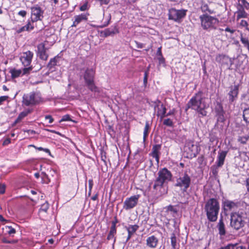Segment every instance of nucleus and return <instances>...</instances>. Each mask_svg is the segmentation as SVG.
Here are the masks:
<instances>
[{"instance_id": "nucleus-1", "label": "nucleus", "mask_w": 249, "mask_h": 249, "mask_svg": "<svg viewBox=\"0 0 249 249\" xmlns=\"http://www.w3.org/2000/svg\"><path fill=\"white\" fill-rule=\"evenodd\" d=\"M205 99L203 92L202 91H199L188 102L187 107L196 110L203 116H206L207 112L205 110L206 105Z\"/></svg>"}, {"instance_id": "nucleus-2", "label": "nucleus", "mask_w": 249, "mask_h": 249, "mask_svg": "<svg viewBox=\"0 0 249 249\" xmlns=\"http://www.w3.org/2000/svg\"><path fill=\"white\" fill-rule=\"evenodd\" d=\"M219 204L215 198H211L206 202L205 210L208 220L212 222L215 221L219 210Z\"/></svg>"}, {"instance_id": "nucleus-3", "label": "nucleus", "mask_w": 249, "mask_h": 249, "mask_svg": "<svg viewBox=\"0 0 249 249\" xmlns=\"http://www.w3.org/2000/svg\"><path fill=\"white\" fill-rule=\"evenodd\" d=\"M158 175L153 186V189L156 190L162 188L165 184L171 180L172 177L171 172L166 168L160 170L158 173Z\"/></svg>"}, {"instance_id": "nucleus-4", "label": "nucleus", "mask_w": 249, "mask_h": 249, "mask_svg": "<svg viewBox=\"0 0 249 249\" xmlns=\"http://www.w3.org/2000/svg\"><path fill=\"white\" fill-rule=\"evenodd\" d=\"M199 19L201 26L204 30H215L219 23V20L217 18L207 14L200 16Z\"/></svg>"}, {"instance_id": "nucleus-5", "label": "nucleus", "mask_w": 249, "mask_h": 249, "mask_svg": "<svg viewBox=\"0 0 249 249\" xmlns=\"http://www.w3.org/2000/svg\"><path fill=\"white\" fill-rule=\"evenodd\" d=\"M95 72L92 69H87L83 75V77L88 88L92 92H99L94 83Z\"/></svg>"}, {"instance_id": "nucleus-6", "label": "nucleus", "mask_w": 249, "mask_h": 249, "mask_svg": "<svg viewBox=\"0 0 249 249\" xmlns=\"http://www.w3.org/2000/svg\"><path fill=\"white\" fill-rule=\"evenodd\" d=\"M191 184V178L186 173H184L180 175L177 179L175 186L178 187L183 192H186Z\"/></svg>"}, {"instance_id": "nucleus-7", "label": "nucleus", "mask_w": 249, "mask_h": 249, "mask_svg": "<svg viewBox=\"0 0 249 249\" xmlns=\"http://www.w3.org/2000/svg\"><path fill=\"white\" fill-rule=\"evenodd\" d=\"M244 218L240 214L234 213L231 216V226L236 230H238L245 225Z\"/></svg>"}, {"instance_id": "nucleus-8", "label": "nucleus", "mask_w": 249, "mask_h": 249, "mask_svg": "<svg viewBox=\"0 0 249 249\" xmlns=\"http://www.w3.org/2000/svg\"><path fill=\"white\" fill-rule=\"evenodd\" d=\"M186 12L187 10L183 9L177 10L175 8H171L169 10V19L179 22L186 16Z\"/></svg>"}, {"instance_id": "nucleus-9", "label": "nucleus", "mask_w": 249, "mask_h": 249, "mask_svg": "<svg viewBox=\"0 0 249 249\" xmlns=\"http://www.w3.org/2000/svg\"><path fill=\"white\" fill-rule=\"evenodd\" d=\"M140 197V195H137L126 198L124 202V209L126 210H128L134 208L137 205Z\"/></svg>"}, {"instance_id": "nucleus-10", "label": "nucleus", "mask_w": 249, "mask_h": 249, "mask_svg": "<svg viewBox=\"0 0 249 249\" xmlns=\"http://www.w3.org/2000/svg\"><path fill=\"white\" fill-rule=\"evenodd\" d=\"M34 55L33 52L28 51L23 53L20 57V60L24 67L29 66Z\"/></svg>"}, {"instance_id": "nucleus-11", "label": "nucleus", "mask_w": 249, "mask_h": 249, "mask_svg": "<svg viewBox=\"0 0 249 249\" xmlns=\"http://www.w3.org/2000/svg\"><path fill=\"white\" fill-rule=\"evenodd\" d=\"M155 110L157 109V115L160 116L161 119H162L166 116L165 113L166 111V108L165 107L161 104V102L159 100H157L154 102Z\"/></svg>"}, {"instance_id": "nucleus-12", "label": "nucleus", "mask_w": 249, "mask_h": 249, "mask_svg": "<svg viewBox=\"0 0 249 249\" xmlns=\"http://www.w3.org/2000/svg\"><path fill=\"white\" fill-rule=\"evenodd\" d=\"M32 20L33 22L41 20L43 18V11L39 6H35L31 8Z\"/></svg>"}, {"instance_id": "nucleus-13", "label": "nucleus", "mask_w": 249, "mask_h": 249, "mask_svg": "<svg viewBox=\"0 0 249 249\" xmlns=\"http://www.w3.org/2000/svg\"><path fill=\"white\" fill-rule=\"evenodd\" d=\"M22 102L26 106L36 104L37 102V100L36 99L35 93L32 92L29 94L24 95L23 96Z\"/></svg>"}, {"instance_id": "nucleus-14", "label": "nucleus", "mask_w": 249, "mask_h": 249, "mask_svg": "<svg viewBox=\"0 0 249 249\" xmlns=\"http://www.w3.org/2000/svg\"><path fill=\"white\" fill-rule=\"evenodd\" d=\"M230 91L228 93L229 100L230 103H232L237 98L239 90V85L231 86Z\"/></svg>"}, {"instance_id": "nucleus-15", "label": "nucleus", "mask_w": 249, "mask_h": 249, "mask_svg": "<svg viewBox=\"0 0 249 249\" xmlns=\"http://www.w3.org/2000/svg\"><path fill=\"white\" fill-rule=\"evenodd\" d=\"M215 111L216 116L217 117V121L220 122H223L225 120L224 114L223 107L219 103H217L215 107Z\"/></svg>"}, {"instance_id": "nucleus-16", "label": "nucleus", "mask_w": 249, "mask_h": 249, "mask_svg": "<svg viewBox=\"0 0 249 249\" xmlns=\"http://www.w3.org/2000/svg\"><path fill=\"white\" fill-rule=\"evenodd\" d=\"M161 149L160 144H156L153 146L152 152L150 155L155 158L157 164H159L160 161V150Z\"/></svg>"}, {"instance_id": "nucleus-17", "label": "nucleus", "mask_w": 249, "mask_h": 249, "mask_svg": "<svg viewBox=\"0 0 249 249\" xmlns=\"http://www.w3.org/2000/svg\"><path fill=\"white\" fill-rule=\"evenodd\" d=\"M200 8L201 11L204 14L209 15L215 13L214 10L213 9L210 5L203 1H201V5Z\"/></svg>"}, {"instance_id": "nucleus-18", "label": "nucleus", "mask_w": 249, "mask_h": 249, "mask_svg": "<svg viewBox=\"0 0 249 249\" xmlns=\"http://www.w3.org/2000/svg\"><path fill=\"white\" fill-rule=\"evenodd\" d=\"M223 204L224 211H230L238 207L237 203L229 200H225Z\"/></svg>"}, {"instance_id": "nucleus-19", "label": "nucleus", "mask_w": 249, "mask_h": 249, "mask_svg": "<svg viewBox=\"0 0 249 249\" xmlns=\"http://www.w3.org/2000/svg\"><path fill=\"white\" fill-rule=\"evenodd\" d=\"M38 53L40 59L43 60H46L48 55L46 53V49L43 43L39 44L37 46Z\"/></svg>"}, {"instance_id": "nucleus-20", "label": "nucleus", "mask_w": 249, "mask_h": 249, "mask_svg": "<svg viewBox=\"0 0 249 249\" xmlns=\"http://www.w3.org/2000/svg\"><path fill=\"white\" fill-rule=\"evenodd\" d=\"M88 19L87 15L82 14L74 17V21L71 25V27H76L77 25L82 21H87Z\"/></svg>"}, {"instance_id": "nucleus-21", "label": "nucleus", "mask_w": 249, "mask_h": 249, "mask_svg": "<svg viewBox=\"0 0 249 249\" xmlns=\"http://www.w3.org/2000/svg\"><path fill=\"white\" fill-rule=\"evenodd\" d=\"M186 147L191 152V155L196 156L198 153V146L194 143L192 141H189L187 143Z\"/></svg>"}, {"instance_id": "nucleus-22", "label": "nucleus", "mask_w": 249, "mask_h": 249, "mask_svg": "<svg viewBox=\"0 0 249 249\" xmlns=\"http://www.w3.org/2000/svg\"><path fill=\"white\" fill-rule=\"evenodd\" d=\"M218 233L220 236H224L226 233V227L222 218H221L216 226Z\"/></svg>"}, {"instance_id": "nucleus-23", "label": "nucleus", "mask_w": 249, "mask_h": 249, "mask_svg": "<svg viewBox=\"0 0 249 249\" xmlns=\"http://www.w3.org/2000/svg\"><path fill=\"white\" fill-rule=\"evenodd\" d=\"M227 154V152L225 151H222L221 152L218 153L216 162L217 167H221L224 164Z\"/></svg>"}, {"instance_id": "nucleus-24", "label": "nucleus", "mask_w": 249, "mask_h": 249, "mask_svg": "<svg viewBox=\"0 0 249 249\" xmlns=\"http://www.w3.org/2000/svg\"><path fill=\"white\" fill-rule=\"evenodd\" d=\"M158 240L154 235L149 237L146 240L147 245L151 248H155L158 244Z\"/></svg>"}, {"instance_id": "nucleus-25", "label": "nucleus", "mask_w": 249, "mask_h": 249, "mask_svg": "<svg viewBox=\"0 0 249 249\" xmlns=\"http://www.w3.org/2000/svg\"><path fill=\"white\" fill-rule=\"evenodd\" d=\"M119 32L116 27L113 28H107L104 31V35L105 36H112L118 33Z\"/></svg>"}, {"instance_id": "nucleus-26", "label": "nucleus", "mask_w": 249, "mask_h": 249, "mask_svg": "<svg viewBox=\"0 0 249 249\" xmlns=\"http://www.w3.org/2000/svg\"><path fill=\"white\" fill-rule=\"evenodd\" d=\"M116 229L115 223H113L111 227L109 234H108V236L107 237V239L108 240L113 239L114 238V235L116 234Z\"/></svg>"}, {"instance_id": "nucleus-27", "label": "nucleus", "mask_w": 249, "mask_h": 249, "mask_svg": "<svg viewBox=\"0 0 249 249\" xmlns=\"http://www.w3.org/2000/svg\"><path fill=\"white\" fill-rule=\"evenodd\" d=\"M236 13L237 14V19H239L241 18H245L248 16V14L245 12L244 8L242 7L241 8L238 10V11L236 12Z\"/></svg>"}, {"instance_id": "nucleus-28", "label": "nucleus", "mask_w": 249, "mask_h": 249, "mask_svg": "<svg viewBox=\"0 0 249 249\" xmlns=\"http://www.w3.org/2000/svg\"><path fill=\"white\" fill-rule=\"evenodd\" d=\"M12 78H15L19 77L22 73V70L12 69L10 71Z\"/></svg>"}, {"instance_id": "nucleus-29", "label": "nucleus", "mask_w": 249, "mask_h": 249, "mask_svg": "<svg viewBox=\"0 0 249 249\" xmlns=\"http://www.w3.org/2000/svg\"><path fill=\"white\" fill-rule=\"evenodd\" d=\"M29 113H30V110H25L21 112L18 115L17 120L15 121V123H17L20 122L23 118L26 117Z\"/></svg>"}, {"instance_id": "nucleus-30", "label": "nucleus", "mask_w": 249, "mask_h": 249, "mask_svg": "<svg viewBox=\"0 0 249 249\" xmlns=\"http://www.w3.org/2000/svg\"><path fill=\"white\" fill-rule=\"evenodd\" d=\"M139 226L137 225H130L127 228L128 233L129 234H133L138 230Z\"/></svg>"}, {"instance_id": "nucleus-31", "label": "nucleus", "mask_w": 249, "mask_h": 249, "mask_svg": "<svg viewBox=\"0 0 249 249\" xmlns=\"http://www.w3.org/2000/svg\"><path fill=\"white\" fill-rule=\"evenodd\" d=\"M240 40L241 42L244 44V47H247L249 51V40L248 38L243 36V34H241Z\"/></svg>"}, {"instance_id": "nucleus-32", "label": "nucleus", "mask_w": 249, "mask_h": 249, "mask_svg": "<svg viewBox=\"0 0 249 249\" xmlns=\"http://www.w3.org/2000/svg\"><path fill=\"white\" fill-rule=\"evenodd\" d=\"M150 129V125L148 122H146L145 123L144 131H143V141H145L149 133V130Z\"/></svg>"}, {"instance_id": "nucleus-33", "label": "nucleus", "mask_w": 249, "mask_h": 249, "mask_svg": "<svg viewBox=\"0 0 249 249\" xmlns=\"http://www.w3.org/2000/svg\"><path fill=\"white\" fill-rule=\"evenodd\" d=\"M244 120L249 125V108H246L243 111Z\"/></svg>"}, {"instance_id": "nucleus-34", "label": "nucleus", "mask_w": 249, "mask_h": 249, "mask_svg": "<svg viewBox=\"0 0 249 249\" xmlns=\"http://www.w3.org/2000/svg\"><path fill=\"white\" fill-rule=\"evenodd\" d=\"M42 175V183L48 184L50 182L51 180L48 176L44 172L41 173Z\"/></svg>"}, {"instance_id": "nucleus-35", "label": "nucleus", "mask_w": 249, "mask_h": 249, "mask_svg": "<svg viewBox=\"0 0 249 249\" xmlns=\"http://www.w3.org/2000/svg\"><path fill=\"white\" fill-rule=\"evenodd\" d=\"M171 243L173 249H177V238L174 233H172L171 237Z\"/></svg>"}, {"instance_id": "nucleus-36", "label": "nucleus", "mask_w": 249, "mask_h": 249, "mask_svg": "<svg viewBox=\"0 0 249 249\" xmlns=\"http://www.w3.org/2000/svg\"><path fill=\"white\" fill-rule=\"evenodd\" d=\"M56 64H57V60H56V59L54 57L50 60V61L48 65V67L50 70V69H52L53 68L55 65H56Z\"/></svg>"}, {"instance_id": "nucleus-37", "label": "nucleus", "mask_w": 249, "mask_h": 249, "mask_svg": "<svg viewBox=\"0 0 249 249\" xmlns=\"http://www.w3.org/2000/svg\"><path fill=\"white\" fill-rule=\"evenodd\" d=\"M48 208H49V204L47 202H46L45 203H44V204H43L41 205V208L39 210V213H41L42 212L46 213Z\"/></svg>"}, {"instance_id": "nucleus-38", "label": "nucleus", "mask_w": 249, "mask_h": 249, "mask_svg": "<svg viewBox=\"0 0 249 249\" xmlns=\"http://www.w3.org/2000/svg\"><path fill=\"white\" fill-rule=\"evenodd\" d=\"M163 124L168 126H172L173 125V121L170 119H166L163 120Z\"/></svg>"}, {"instance_id": "nucleus-39", "label": "nucleus", "mask_w": 249, "mask_h": 249, "mask_svg": "<svg viewBox=\"0 0 249 249\" xmlns=\"http://www.w3.org/2000/svg\"><path fill=\"white\" fill-rule=\"evenodd\" d=\"M32 69L33 67L32 66L28 67L27 68H24L22 71V75L29 74Z\"/></svg>"}, {"instance_id": "nucleus-40", "label": "nucleus", "mask_w": 249, "mask_h": 249, "mask_svg": "<svg viewBox=\"0 0 249 249\" xmlns=\"http://www.w3.org/2000/svg\"><path fill=\"white\" fill-rule=\"evenodd\" d=\"M249 138L248 136L240 137L238 138V141L242 144H245L248 141Z\"/></svg>"}, {"instance_id": "nucleus-41", "label": "nucleus", "mask_w": 249, "mask_h": 249, "mask_svg": "<svg viewBox=\"0 0 249 249\" xmlns=\"http://www.w3.org/2000/svg\"><path fill=\"white\" fill-rule=\"evenodd\" d=\"M242 2V5H241V7L248 10L249 9V2H247L246 0H242L241 1Z\"/></svg>"}, {"instance_id": "nucleus-42", "label": "nucleus", "mask_w": 249, "mask_h": 249, "mask_svg": "<svg viewBox=\"0 0 249 249\" xmlns=\"http://www.w3.org/2000/svg\"><path fill=\"white\" fill-rule=\"evenodd\" d=\"M73 121L70 118V116L68 114L65 115L62 117L61 119L60 120L59 122H62L64 121Z\"/></svg>"}, {"instance_id": "nucleus-43", "label": "nucleus", "mask_w": 249, "mask_h": 249, "mask_svg": "<svg viewBox=\"0 0 249 249\" xmlns=\"http://www.w3.org/2000/svg\"><path fill=\"white\" fill-rule=\"evenodd\" d=\"M5 228L9 229V231H7V232L9 235H12L16 233L15 229L11 226H6Z\"/></svg>"}, {"instance_id": "nucleus-44", "label": "nucleus", "mask_w": 249, "mask_h": 249, "mask_svg": "<svg viewBox=\"0 0 249 249\" xmlns=\"http://www.w3.org/2000/svg\"><path fill=\"white\" fill-rule=\"evenodd\" d=\"M227 57L225 55L219 54L216 57V60L217 62H221L222 60H224Z\"/></svg>"}, {"instance_id": "nucleus-45", "label": "nucleus", "mask_w": 249, "mask_h": 249, "mask_svg": "<svg viewBox=\"0 0 249 249\" xmlns=\"http://www.w3.org/2000/svg\"><path fill=\"white\" fill-rule=\"evenodd\" d=\"M167 210L168 211H170V212H173L174 213H177V210L176 208H175L174 207V206H172V205H169L167 207Z\"/></svg>"}, {"instance_id": "nucleus-46", "label": "nucleus", "mask_w": 249, "mask_h": 249, "mask_svg": "<svg viewBox=\"0 0 249 249\" xmlns=\"http://www.w3.org/2000/svg\"><path fill=\"white\" fill-rule=\"evenodd\" d=\"M236 245L237 244H229L223 249H235Z\"/></svg>"}, {"instance_id": "nucleus-47", "label": "nucleus", "mask_w": 249, "mask_h": 249, "mask_svg": "<svg viewBox=\"0 0 249 249\" xmlns=\"http://www.w3.org/2000/svg\"><path fill=\"white\" fill-rule=\"evenodd\" d=\"M25 28L26 31H29L30 30H33L34 29V26H31V23L29 22L26 25L24 26Z\"/></svg>"}, {"instance_id": "nucleus-48", "label": "nucleus", "mask_w": 249, "mask_h": 249, "mask_svg": "<svg viewBox=\"0 0 249 249\" xmlns=\"http://www.w3.org/2000/svg\"><path fill=\"white\" fill-rule=\"evenodd\" d=\"M45 120H49V123L51 124L53 121V119L51 115H46L45 117Z\"/></svg>"}, {"instance_id": "nucleus-49", "label": "nucleus", "mask_w": 249, "mask_h": 249, "mask_svg": "<svg viewBox=\"0 0 249 249\" xmlns=\"http://www.w3.org/2000/svg\"><path fill=\"white\" fill-rule=\"evenodd\" d=\"M5 190V185L3 184H0V193L2 194L4 193Z\"/></svg>"}, {"instance_id": "nucleus-50", "label": "nucleus", "mask_w": 249, "mask_h": 249, "mask_svg": "<svg viewBox=\"0 0 249 249\" xmlns=\"http://www.w3.org/2000/svg\"><path fill=\"white\" fill-rule=\"evenodd\" d=\"M134 42L138 48L142 49L144 47V45L142 43H140L137 41H135Z\"/></svg>"}, {"instance_id": "nucleus-51", "label": "nucleus", "mask_w": 249, "mask_h": 249, "mask_svg": "<svg viewBox=\"0 0 249 249\" xmlns=\"http://www.w3.org/2000/svg\"><path fill=\"white\" fill-rule=\"evenodd\" d=\"M8 97L7 96H2L0 97V105L3 102L6 101L8 99Z\"/></svg>"}, {"instance_id": "nucleus-52", "label": "nucleus", "mask_w": 249, "mask_h": 249, "mask_svg": "<svg viewBox=\"0 0 249 249\" xmlns=\"http://www.w3.org/2000/svg\"><path fill=\"white\" fill-rule=\"evenodd\" d=\"M34 147H35L38 150H43L44 151H45V152L46 153H50V150L48 149H47V148H43L42 147H36V146H33Z\"/></svg>"}, {"instance_id": "nucleus-53", "label": "nucleus", "mask_w": 249, "mask_h": 249, "mask_svg": "<svg viewBox=\"0 0 249 249\" xmlns=\"http://www.w3.org/2000/svg\"><path fill=\"white\" fill-rule=\"evenodd\" d=\"M240 25L243 27H247L248 23L247 21L245 20H242L240 22Z\"/></svg>"}, {"instance_id": "nucleus-54", "label": "nucleus", "mask_w": 249, "mask_h": 249, "mask_svg": "<svg viewBox=\"0 0 249 249\" xmlns=\"http://www.w3.org/2000/svg\"><path fill=\"white\" fill-rule=\"evenodd\" d=\"M26 14H27V12L26 11H24V10H22V11H20L18 14L22 17H25V16L26 15Z\"/></svg>"}, {"instance_id": "nucleus-55", "label": "nucleus", "mask_w": 249, "mask_h": 249, "mask_svg": "<svg viewBox=\"0 0 249 249\" xmlns=\"http://www.w3.org/2000/svg\"><path fill=\"white\" fill-rule=\"evenodd\" d=\"M87 5L86 4H84L80 7V10L82 11H84L87 9Z\"/></svg>"}, {"instance_id": "nucleus-56", "label": "nucleus", "mask_w": 249, "mask_h": 249, "mask_svg": "<svg viewBox=\"0 0 249 249\" xmlns=\"http://www.w3.org/2000/svg\"><path fill=\"white\" fill-rule=\"evenodd\" d=\"M26 31V30H25V26H23V27H22L20 28L17 31V32L18 33H21L22 32H23V31Z\"/></svg>"}, {"instance_id": "nucleus-57", "label": "nucleus", "mask_w": 249, "mask_h": 249, "mask_svg": "<svg viewBox=\"0 0 249 249\" xmlns=\"http://www.w3.org/2000/svg\"><path fill=\"white\" fill-rule=\"evenodd\" d=\"M160 64H163L164 63V59L162 55L158 58Z\"/></svg>"}, {"instance_id": "nucleus-58", "label": "nucleus", "mask_w": 249, "mask_h": 249, "mask_svg": "<svg viewBox=\"0 0 249 249\" xmlns=\"http://www.w3.org/2000/svg\"><path fill=\"white\" fill-rule=\"evenodd\" d=\"M225 30L226 32H230L231 34H233L235 32V30L231 29L229 27H227Z\"/></svg>"}, {"instance_id": "nucleus-59", "label": "nucleus", "mask_w": 249, "mask_h": 249, "mask_svg": "<svg viewBox=\"0 0 249 249\" xmlns=\"http://www.w3.org/2000/svg\"><path fill=\"white\" fill-rule=\"evenodd\" d=\"M2 242L4 243H8V244H11L12 242H11L9 240H8L5 238H3L2 239Z\"/></svg>"}, {"instance_id": "nucleus-60", "label": "nucleus", "mask_w": 249, "mask_h": 249, "mask_svg": "<svg viewBox=\"0 0 249 249\" xmlns=\"http://www.w3.org/2000/svg\"><path fill=\"white\" fill-rule=\"evenodd\" d=\"M147 76H148L147 73V72H145L144 77V78H143V82H144V84H146L147 82Z\"/></svg>"}, {"instance_id": "nucleus-61", "label": "nucleus", "mask_w": 249, "mask_h": 249, "mask_svg": "<svg viewBox=\"0 0 249 249\" xmlns=\"http://www.w3.org/2000/svg\"><path fill=\"white\" fill-rule=\"evenodd\" d=\"M246 185L247 188V190L249 192V178L246 180Z\"/></svg>"}, {"instance_id": "nucleus-62", "label": "nucleus", "mask_w": 249, "mask_h": 249, "mask_svg": "<svg viewBox=\"0 0 249 249\" xmlns=\"http://www.w3.org/2000/svg\"><path fill=\"white\" fill-rule=\"evenodd\" d=\"M157 54V55H158L159 56L162 55H161V48L160 47L158 48Z\"/></svg>"}, {"instance_id": "nucleus-63", "label": "nucleus", "mask_w": 249, "mask_h": 249, "mask_svg": "<svg viewBox=\"0 0 249 249\" xmlns=\"http://www.w3.org/2000/svg\"><path fill=\"white\" fill-rule=\"evenodd\" d=\"M26 132L29 134H34L35 133V131L34 130H28L26 131Z\"/></svg>"}, {"instance_id": "nucleus-64", "label": "nucleus", "mask_w": 249, "mask_h": 249, "mask_svg": "<svg viewBox=\"0 0 249 249\" xmlns=\"http://www.w3.org/2000/svg\"><path fill=\"white\" fill-rule=\"evenodd\" d=\"M235 249H245V248L243 246L236 247V246Z\"/></svg>"}]
</instances>
